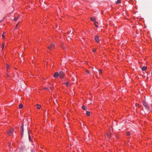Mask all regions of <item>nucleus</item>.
<instances>
[{
	"instance_id": "25",
	"label": "nucleus",
	"mask_w": 152,
	"mask_h": 152,
	"mask_svg": "<svg viewBox=\"0 0 152 152\" xmlns=\"http://www.w3.org/2000/svg\"><path fill=\"white\" fill-rule=\"evenodd\" d=\"M44 89H45V90H49L48 88H47V87L45 88H44Z\"/></svg>"
},
{
	"instance_id": "28",
	"label": "nucleus",
	"mask_w": 152,
	"mask_h": 152,
	"mask_svg": "<svg viewBox=\"0 0 152 152\" xmlns=\"http://www.w3.org/2000/svg\"><path fill=\"white\" fill-rule=\"evenodd\" d=\"M9 66L8 64H7V68H8L9 67Z\"/></svg>"
},
{
	"instance_id": "11",
	"label": "nucleus",
	"mask_w": 152,
	"mask_h": 152,
	"mask_svg": "<svg viewBox=\"0 0 152 152\" xmlns=\"http://www.w3.org/2000/svg\"><path fill=\"white\" fill-rule=\"evenodd\" d=\"M64 84L66 85L67 87H68L69 86V82H66V83H64Z\"/></svg>"
},
{
	"instance_id": "18",
	"label": "nucleus",
	"mask_w": 152,
	"mask_h": 152,
	"mask_svg": "<svg viewBox=\"0 0 152 152\" xmlns=\"http://www.w3.org/2000/svg\"><path fill=\"white\" fill-rule=\"evenodd\" d=\"M107 137H111V135L110 134H107Z\"/></svg>"
},
{
	"instance_id": "31",
	"label": "nucleus",
	"mask_w": 152,
	"mask_h": 152,
	"mask_svg": "<svg viewBox=\"0 0 152 152\" xmlns=\"http://www.w3.org/2000/svg\"><path fill=\"white\" fill-rule=\"evenodd\" d=\"M138 104H136V107H137L138 106Z\"/></svg>"
},
{
	"instance_id": "3",
	"label": "nucleus",
	"mask_w": 152,
	"mask_h": 152,
	"mask_svg": "<svg viewBox=\"0 0 152 152\" xmlns=\"http://www.w3.org/2000/svg\"><path fill=\"white\" fill-rule=\"evenodd\" d=\"M23 124L20 127L21 134L22 137V136L23 134Z\"/></svg>"
},
{
	"instance_id": "32",
	"label": "nucleus",
	"mask_w": 152,
	"mask_h": 152,
	"mask_svg": "<svg viewBox=\"0 0 152 152\" xmlns=\"http://www.w3.org/2000/svg\"><path fill=\"white\" fill-rule=\"evenodd\" d=\"M50 88L52 89L51 87H50Z\"/></svg>"
},
{
	"instance_id": "19",
	"label": "nucleus",
	"mask_w": 152,
	"mask_h": 152,
	"mask_svg": "<svg viewBox=\"0 0 152 152\" xmlns=\"http://www.w3.org/2000/svg\"><path fill=\"white\" fill-rule=\"evenodd\" d=\"M19 18V17H17V18H15L14 19V20L15 21H16L17 20L18 18Z\"/></svg>"
},
{
	"instance_id": "6",
	"label": "nucleus",
	"mask_w": 152,
	"mask_h": 152,
	"mask_svg": "<svg viewBox=\"0 0 152 152\" xmlns=\"http://www.w3.org/2000/svg\"><path fill=\"white\" fill-rule=\"evenodd\" d=\"M95 40L97 42H99V39L98 37L97 36H96L94 37Z\"/></svg>"
},
{
	"instance_id": "10",
	"label": "nucleus",
	"mask_w": 152,
	"mask_h": 152,
	"mask_svg": "<svg viewBox=\"0 0 152 152\" xmlns=\"http://www.w3.org/2000/svg\"><path fill=\"white\" fill-rule=\"evenodd\" d=\"M36 106H37V108L38 109H39L41 107V105L38 104H37Z\"/></svg>"
},
{
	"instance_id": "17",
	"label": "nucleus",
	"mask_w": 152,
	"mask_h": 152,
	"mask_svg": "<svg viewBox=\"0 0 152 152\" xmlns=\"http://www.w3.org/2000/svg\"><path fill=\"white\" fill-rule=\"evenodd\" d=\"M28 137H29V140L30 141H31V137L30 136V135L28 134Z\"/></svg>"
},
{
	"instance_id": "13",
	"label": "nucleus",
	"mask_w": 152,
	"mask_h": 152,
	"mask_svg": "<svg viewBox=\"0 0 152 152\" xmlns=\"http://www.w3.org/2000/svg\"><path fill=\"white\" fill-rule=\"evenodd\" d=\"M87 115L88 116H90V112L88 111H86V112Z\"/></svg>"
},
{
	"instance_id": "21",
	"label": "nucleus",
	"mask_w": 152,
	"mask_h": 152,
	"mask_svg": "<svg viewBox=\"0 0 152 152\" xmlns=\"http://www.w3.org/2000/svg\"><path fill=\"white\" fill-rule=\"evenodd\" d=\"M90 19L91 21H93L95 20V18H94V19H93L92 18H91Z\"/></svg>"
},
{
	"instance_id": "12",
	"label": "nucleus",
	"mask_w": 152,
	"mask_h": 152,
	"mask_svg": "<svg viewBox=\"0 0 152 152\" xmlns=\"http://www.w3.org/2000/svg\"><path fill=\"white\" fill-rule=\"evenodd\" d=\"M23 107V105L22 104H20L19 105V108L20 109H21Z\"/></svg>"
},
{
	"instance_id": "23",
	"label": "nucleus",
	"mask_w": 152,
	"mask_h": 152,
	"mask_svg": "<svg viewBox=\"0 0 152 152\" xmlns=\"http://www.w3.org/2000/svg\"><path fill=\"white\" fill-rule=\"evenodd\" d=\"M99 73H101L102 72V71L101 69H99Z\"/></svg>"
},
{
	"instance_id": "29",
	"label": "nucleus",
	"mask_w": 152,
	"mask_h": 152,
	"mask_svg": "<svg viewBox=\"0 0 152 152\" xmlns=\"http://www.w3.org/2000/svg\"><path fill=\"white\" fill-rule=\"evenodd\" d=\"M31 152H35V151H34L33 150H32L31 151Z\"/></svg>"
},
{
	"instance_id": "2",
	"label": "nucleus",
	"mask_w": 152,
	"mask_h": 152,
	"mask_svg": "<svg viewBox=\"0 0 152 152\" xmlns=\"http://www.w3.org/2000/svg\"><path fill=\"white\" fill-rule=\"evenodd\" d=\"M59 76L61 79L64 78V74L62 71H61L59 74Z\"/></svg>"
},
{
	"instance_id": "30",
	"label": "nucleus",
	"mask_w": 152,
	"mask_h": 152,
	"mask_svg": "<svg viewBox=\"0 0 152 152\" xmlns=\"http://www.w3.org/2000/svg\"><path fill=\"white\" fill-rule=\"evenodd\" d=\"M86 72H87L88 73V74H89V72L88 71H87Z\"/></svg>"
},
{
	"instance_id": "14",
	"label": "nucleus",
	"mask_w": 152,
	"mask_h": 152,
	"mask_svg": "<svg viewBox=\"0 0 152 152\" xmlns=\"http://www.w3.org/2000/svg\"><path fill=\"white\" fill-rule=\"evenodd\" d=\"M96 23H98L96 21H95L94 22V24L96 27H97L98 26L97 25Z\"/></svg>"
},
{
	"instance_id": "15",
	"label": "nucleus",
	"mask_w": 152,
	"mask_h": 152,
	"mask_svg": "<svg viewBox=\"0 0 152 152\" xmlns=\"http://www.w3.org/2000/svg\"><path fill=\"white\" fill-rule=\"evenodd\" d=\"M121 2V1L120 0H118L117 1V2L116 3V4H118L120 3Z\"/></svg>"
},
{
	"instance_id": "20",
	"label": "nucleus",
	"mask_w": 152,
	"mask_h": 152,
	"mask_svg": "<svg viewBox=\"0 0 152 152\" xmlns=\"http://www.w3.org/2000/svg\"><path fill=\"white\" fill-rule=\"evenodd\" d=\"M130 134V132L129 131L128 132L126 133V135H129Z\"/></svg>"
},
{
	"instance_id": "26",
	"label": "nucleus",
	"mask_w": 152,
	"mask_h": 152,
	"mask_svg": "<svg viewBox=\"0 0 152 152\" xmlns=\"http://www.w3.org/2000/svg\"><path fill=\"white\" fill-rule=\"evenodd\" d=\"M96 50L95 49H94L92 50V51L93 52H94Z\"/></svg>"
},
{
	"instance_id": "8",
	"label": "nucleus",
	"mask_w": 152,
	"mask_h": 152,
	"mask_svg": "<svg viewBox=\"0 0 152 152\" xmlns=\"http://www.w3.org/2000/svg\"><path fill=\"white\" fill-rule=\"evenodd\" d=\"M147 69V68L145 66H143L142 68V71H145Z\"/></svg>"
},
{
	"instance_id": "7",
	"label": "nucleus",
	"mask_w": 152,
	"mask_h": 152,
	"mask_svg": "<svg viewBox=\"0 0 152 152\" xmlns=\"http://www.w3.org/2000/svg\"><path fill=\"white\" fill-rule=\"evenodd\" d=\"M143 105L145 107H147L148 108L149 107L148 106V105L147 104L146 102H143Z\"/></svg>"
},
{
	"instance_id": "1",
	"label": "nucleus",
	"mask_w": 152,
	"mask_h": 152,
	"mask_svg": "<svg viewBox=\"0 0 152 152\" xmlns=\"http://www.w3.org/2000/svg\"><path fill=\"white\" fill-rule=\"evenodd\" d=\"M55 48V45L53 43H52L50 44V45L48 47V49L50 50H52Z\"/></svg>"
},
{
	"instance_id": "5",
	"label": "nucleus",
	"mask_w": 152,
	"mask_h": 152,
	"mask_svg": "<svg viewBox=\"0 0 152 152\" xmlns=\"http://www.w3.org/2000/svg\"><path fill=\"white\" fill-rule=\"evenodd\" d=\"M58 76H59V73L57 72H56L53 75V77L54 78H56Z\"/></svg>"
},
{
	"instance_id": "9",
	"label": "nucleus",
	"mask_w": 152,
	"mask_h": 152,
	"mask_svg": "<svg viewBox=\"0 0 152 152\" xmlns=\"http://www.w3.org/2000/svg\"><path fill=\"white\" fill-rule=\"evenodd\" d=\"M82 108L84 110H87V108L86 106H83L82 107Z\"/></svg>"
},
{
	"instance_id": "24",
	"label": "nucleus",
	"mask_w": 152,
	"mask_h": 152,
	"mask_svg": "<svg viewBox=\"0 0 152 152\" xmlns=\"http://www.w3.org/2000/svg\"><path fill=\"white\" fill-rule=\"evenodd\" d=\"M61 47L63 48L64 49H65L66 48L65 47H64V46L63 45H62L61 46Z\"/></svg>"
},
{
	"instance_id": "4",
	"label": "nucleus",
	"mask_w": 152,
	"mask_h": 152,
	"mask_svg": "<svg viewBox=\"0 0 152 152\" xmlns=\"http://www.w3.org/2000/svg\"><path fill=\"white\" fill-rule=\"evenodd\" d=\"M14 131V129H11V130H9L7 132V133L8 134L9 136H10L12 133Z\"/></svg>"
},
{
	"instance_id": "22",
	"label": "nucleus",
	"mask_w": 152,
	"mask_h": 152,
	"mask_svg": "<svg viewBox=\"0 0 152 152\" xmlns=\"http://www.w3.org/2000/svg\"><path fill=\"white\" fill-rule=\"evenodd\" d=\"M4 34V33H3V34H2V37L3 38H4V37H5Z\"/></svg>"
},
{
	"instance_id": "27",
	"label": "nucleus",
	"mask_w": 152,
	"mask_h": 152,
	"mask_svg": "<svg viewBox=\"0 0 152 152\" xmlns=\"http://www.w3.org/2000/svg\"><path fill=\"white\" fill-rule=\"evenodd\" d=\"M18 23H19V22H18V23L16 25L15 27V28L16 29V28L17 27V26H18Z\"/></svg>"
},
{
	"instance_id": "16",
	"label": "nucleus",
	"mask_w": 152,
	"mask_h": 152,
	"mask_svg": "<svg viewBox=\"0 0 152 152\" xmlns=\"http://www.w3.org/2000/svg\"><path fill=\"white\" fill-rule=\"evenodd\" d=\"M5 46V44L4 43H3L2 46V50H3L4 48V46Z\"/></svg>"
}]
</instances>
